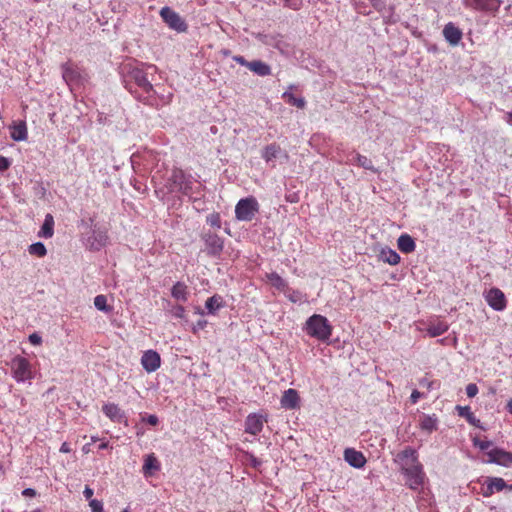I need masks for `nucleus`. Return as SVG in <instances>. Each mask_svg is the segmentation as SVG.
Segmentation results:
<instances>
[{
	"label": "nucleus",
	"mask_w": 512,
	"mask_h": 512,
	"mask_svg": "<svg viewBox=\"0 0 512 512\" xmlns=\"http://www.w3.org/2000/svg\"><path fill=\"white\" fill-rule=\"evenodd\" d=\"M443 36L451 45H457L461 41L463 33L453 22H449L443 28Z\"/></svg>",
	"instance_id": "aec40b11"
},
{
	"label": "nucleus",
	"mask_w": 512,
	"mask_h": 512,
	"mask_svg": "<svg viewBox=\"0 0 512 512\" xmlns=\"http://www.w3.org/2000/svg\"><path fill=\"white\" fill-rule=\"evenodd\" d=\"M79 229L81 232L82 242L87 248L93 250L96 245V230L93 228V219H81Z\"/></svg>",
	"instance_id": "ddd939ff"
},
{
	"label": "nucleus",
	"mask_w": 512,
	"mask_h": 512,
	"mask_svg": "<svg viewBox=\"0 0 512 512\" xmlns=\"http://www.w3.org/2000/svg\"><path fill=\"white\" fill-rule=\"evenodd\" d=\"M298 295H299V292H297V291H294V290H293V291H292V294H291V295H289V299H290L291 301H293V302H296V301H297V297H298Z\"/></svg>",
	"instance_id": "603ef678"
},
{
	"label": "nucleus",
	"mask_w": 512,
	"mask_h": 512,
	"mask_svg": "<svg viewBox=\"0 0 512 512\" xmlns=\"http://www.w3.org/2000/svg\"><path fill=\"white\" fill-rule=\"evenodd\" d=\"M122 512H130L129 508H125Z\"/></svg>",
	"instance_id": "e2e57ef3"
},
{
	"label": "nucleus",
	"mask_w": 512,
	"mask_h": 512,
	"mask_svg": "<svg viewBox=\"0 0 512 512\" xmlns=\"http://www.w3.org/2000/svg\"><path fill=\"white\" fill-rule=\"evenodd\" d=\"M28 252L31 255L37 256V257H44L47 254L46 247L41 242L33 243L29 246Z\"/></svg>",
	"instance_id": "72a5a7b5"
},
{
	"label": "nucleus",
	"mask_w": 512,
	"mask_h": 512,
	"mask_svg": "<svg viewBox=\"0 0 512 512\" xmlns=\"http://www.w3.org/2000/svg\"><path fill=\"white\" fill-rule=\"evenodd\" d=\"M426 325V331L428 336L433 338L446 333L449 329V324L444 319L438 316L428 319Z\"/></svg>",
	"instance_id": "2eb2a0df"
},
{
	"label": "nucleus",
	"mask_w": 512,
	"mask_h": 512,
	"mask_svg": "<svg viewBox=\"0 0 512 512\" xmlns=\"http://www.w3.org/2000/svg\"><path fill=\"white\" fill-rule=\"evenodd\" d=\"M71 451L70 444L67 442L62 443L60 447V452L62 453H69Z\"/></svg>",
	"instance_id": "3c124183"
},
{
	"label": "nucleus",
	"mask_w": 512,
	"mask_h": 512,
	"mask_svg": "<svg viewBox=\"0 0 512 512\" xmlns=\"http://www.w3.org/2000/svg\"><path fill=\"white\" fill-rule=\"evenodd\" d=\"M141 365L147 373H153L161 366L160 354L152 349L146 350L141 356Z\"/></svg>",
	"instance_id": "4468645a"
},
{
	"label": "nucleus",
	"mask_w": 512,
	"mask_h": 512,
	"mask_svg": "<svg viewBox=\"0 0 512 512\" xmlns=\"http://www.w3.org/2000/svg\"><path fill=\"white\" fill-rule=\"evenodd\" d=\"M107 447V443L106 442H100L98 443V449H104Z\"/></svg>",
	"instance_id": "4d7b16f0"
},
{
	"label": "nucleus",
	"mask_w": 512,
	"mask_h": 512,
	"mask_svg": "<svg viewBox=\"0 0 512 512\" xmlns=\"http://www.w3.org/2000/svg\"><path fill=\"white\" fill-rule=\"evenodd\" d=\"M106 297L103 295H98V310L109 311V307L106 304Z\"/></svg>",
	"instance_id": "79ce46f5"
},
{
	"label": "nucleus",
	"mask_w": 512,
	"mask_h": 512,
	"mask_svg": "<svg viewBox=\"0 0 512 512\" xmlns=\"http://www.w3.org/2000/svg\"><path fill=\"white\" fill-rule=\"evenodd\" d=\"M398 249L405 254H409L415 251L416 244L414 239L408 234H402L397 240Z\"/></svg>",
	"instance_id": "cd10ccee"
},
{
	"label": "nucleus",
	"mask_w": 512,
	"mask_h": 512,
	"mask_svg": "<svg viewBox=\"0 0 512 512\" xmlns=\"http://www.w3.org/2000/svg\"><path fill=\"white\" fill-rule=\"evenodd\" d=\"M466 393L469 398H473L478 394V387L474 383H470L466 386Z\"/></svg>",
	"instance_id": "58836bf2"
},
{
	"label": "nucleus",
	"mask_w": 512,
	"mask_h": 512,
	"mask_svg": "<svg viewBox=\"0 0 512 512\" xmlns=\"http://www.w3.org/2000/svg\"><path fill=\"white\" fill-rule=\"evenodd\" d=\"M22 495L26 497H34L36 495V492L34 489L26 488L23 490Z\"/></svg>",
	"instance_id": "8fccbe9b"
},
{
	"label": "nucleus",
	"mask_w": 512,
	"mask_h": 512,
	"mask_svg": "<svg viewBox=\"0 0 512 512\" xmlns=\"http://www.w3.org/2000/svg\"><path fill=\"white\" fill-rule=\"evenodd\" d=\"M440 345H446L447 338H442L437 341Z\"/></svg>",
	"instance_id": "13d9d810"
},
{
	"label": "nucleus",
	"mask_w": 512,
	"mask_h": 512,
	"mask_svg": "<svg viewBox=\"0 0 512 512\" xmlns=\"http://www.w3.org/2000/svg\"><path fill=\"white\" fill-rule=\"evenodd\" d=\"M233 59L241 66H245L249 69V63H251V61H247L243 56H235Z\"/></svg>",
	"instance_id": "49530a36"
},
{
	"label": "nucleus",
	"mask_w": 512,
	"mask_h": 512,
	"mask_svg": "<svg viewBox=\"0 0 512 512\" xmlns=\"http://www.w3.org/2000/svg\"><path fill=\"white\" fill-rule=\"evenodd\" d=\"M160 468L161 464L154 453L145 456L142 471L146 478L153 476Z\"/></svg>",
	"instance_id": "412c9836"
},
{
	"label": "nucleus",
	"mask_w": 512,
	"mask_h": 512,
	"mask_svg": "<svg viewBox=\"0 0 512 512\" xmlns=\"http://www.w3.org/2000/svg\"><path fill=\"white\" fill-rule=\"evenodd\" d=\"M280 402L282 408L294 410L300 408L301 399L297 390L289 388L283 392Z\"/></svg>",
	"instance_id": "dca6fc26"
},
{
	"label": "nucleus",
	"mask_w": 512,
	"mask_h": 512,
	"mask_svg": "<svg viewBox=\"0 0 512 512\" xmlns=\"http://www.w3.org/2000/svg\"><path fill=\"white\" fill-rule=\"evenodd\" d=\"M31 512H41V510L36 509V510L31 511Z\"/></svg>",
	"instance_id": "0e129e2a"
},
{
	"label": "nucleus",
	"mask_w": 512,
	"mask_h": 512,
	"mask_svg": "<svg viewBox=\"0 0 512 512\" xmlns=\"http://www.w3.org/2000/svg\"><path fill=\"white\" fill-rule=\"evenodd\" d=\"M156 69L154 65L139 62L132 58L124 60L119 71L124 87L139 101L153 106L162 107L170 103L172 94H164L161 86H153L147 78L148 69Z\"/></svg>",
	"instance_id": "f257e3e1"
},
{
	"label": "nucleus",
	"mask_w": 512,
	"mask_h": 512,
	"mask_svg": "<svg viewBox=\"0 0 512 512\" xmlns=\"http://www.w3.org/2000/svg\"><path fill=\"white\" fill-rule=\"evenodd\" d=\"M475 483L480 486L477 493L485 498H489L495 493L502 492L506 489L512 490V485L507 484L501 477L482 476L479 477Z\"/></svg>",
	"instance_id": "20e7f679"
},
{
	"label": "nucleus",
	"mask_w": 512,
	"mask_h": 512,
	"mask_svg": "<svg viewBox=\"0 0 512 512\" xmlns=\"http://www.w3.org/2000/svg\"><path fill=\"white\" fill-rule=\"evenodd\" d=\"M12 377L19 383L33 379V371L28 359L21 355H16L11 360Z\"/></svg>",
	"instance_id": "423d86ee"
},
{
	"label": "nucleus",
	"mask_w": 512,
	"mask_h": 512,
	"mask_svg": "<svg viewBox=\"0 0 512 512\" xmlns=\"http://www.w3.org/2000/svg\"><path fill=\"white\" fill-rule=\"evenodd\" d=\"M172 314L176 318L183 319L186 315V309L182 305H176L172 309Z\"/></svg>",
	"instance_id": "4c0bfd02"
},
{
	"label": "nucleus",
	"mask_w": 512,
	"mask_h": 512,
	"mask_svg": "<svg viewBox=\"0 0 512 512\" xmlns=\"http://www.w3.org/2000/svg\"><path fill=\"white\" fill-rule=\"evenodd\" d=\"M259 212V203L255 197L242 198L235 206V217L239 221L250 222Z\"/></svg>",
	"instance_id": "39448f33"
},
{
	"label": "nucleus",
	"mask_w": 512,
	"mask_h": 512,
	"mask_svg": "<svg viewBox=\"0 0 512 512\" xmlns=\"http://www.w3.org/2000/svg\"><path fill=\"white\" fill-rule=\"evenodd\" d=\"M225 306V301L221 295L215 294L209 297L205 302V308L207 309V313L211 315H215L218 310L222 309Z\"/></svg>",
	"instance_id": "a878e982"
},
{
	"label": "nucleus",
	"mask_w": 512,
	"mask_h": 512,
	"mask_svg": "<svg viewBox=\"0 0 512 512\" xmlns=\"http://www.w3.org/2000/svg\"><path fill=\"white\" fill-rule=\"evenodd\" d=\"M422 397H424V394H422L418 390H413L410 396L411 403L416 404Z\"/></svg>",
	"instance_id": "c03bdc74"
},
{
	"label": "nucleus",
	"mask_w": 512,
	"mask_h": 512,
	"mask_svg": "<svg viewBox=\"0 0 512 512\" xmlns=\"http://www.w3.org/2000/svg\"><path fill=\"white\" fill-rule=\"evenodd\" d=\"M456 345H457V338L454 337V339H453V346H456Z\"/></svg>",
	"instance_id": "052dcab7"
},
{
	"label": "nucleus",
	"mask_w": 512,
	"mask_h": 512,
	"mask_svg": "<svg viewBox=\"0 0 512 512\" xmlns=\"http://www.w3.org/2000/svg\"><path fill=\"white\" fill-rule=\"evenodd\" d=\"M303 330L309 337L327 342L332 336L333 327L325 316L313 314L306 320Z\"/></svg>",
	"instance_id": "f03ea898"
},
{
	"label": "nucleus",
	"mask_w": 512,
	"mask_h": 512,
	"mask_svg": "<svg viewBox=\"0 0 512 512\" xmlns=\"http://www.w3.org/2000/svg\"><path fill=\"white\" fill-rule=\"evenodd\" d=\"M249 70L259 76H268L271 74L270 66L260 60L251 61V63H249Z\"/></svg>",
	"instance_id": "2f4dec72"
},
{
	"label": "nucleus",
	"mask_w": 512,
	"mask_h": 512,
	"mask_svg": "<svg viewBox=\"0 0 512 512\" xmlns=\"http://www.w3.org/2000/svg\"><path fill=\"white\" fill-rule=\"evenodd\" d=\"M455 410L457 411L458 416L465 418L470 425L482 428L480 425V420L476 418L475 414L471 411L469 406L457 405Z\"/></svg>",
	"instance_id": "393cba45"
},
{
	"label": "nucleus",
	"mask_w": 512,
	"mask_h": 512,
	"mask_svg": "<svg viewBox=\"0 0 512 512\" xmlns=\"http://www.w3.org/2000/svg\"><path fill=\"white\" fill-rule=\"evenodd\" d=\"M465 8L489 15H495L501 5L502 0H462Z\"/></svg>",
	"instance_id": "6e6552de"
},
{
	"label": "nucleus",
	"mask_w": 512,
	"mask_h": 512,
	"mask_svg": "<svg viewBox=\"0 0 512 512\" xmlns=\"http://www.w3.org/2000/svg\"><path fill=\"white\" fill-rule=\"evenodd\" d=\"M355 164L360 166V167L369 169L370 165H371V161L366 156H363V155H360V154H356V156H355Z\"/></svg>",
	"instance_id": "e433bc0d"
},
{
	"label": "nucleus",
	"mask_w": 512,
	"mask_h": 512,
	"mask_svg": "<svg viewBox=\"0 0 512 512\" xmlns=\"http://www.w3.org/2000/svg\"><path fill=\"white\" fill-rule=\"evenodd\" d=\"M438 419L435 415L423 414L419 420V427L422 431L432 433L437 430Z\"/></svg>",
	"instance_id": "c85d7f7f"
},
{
	"label": "nucleus",
	"mask_w": 512,
	"mask_h": 512,
	"mask_svg": "<svg viewBox=\"0 0 512 512\" xmlns=\"http://www.w3.org/2000/svg\"><path fill=\"white\" fill-rule=\"evenodd\" d=\"M394 462L399 466L401 473L405 471V468L411 469L413 466L422 464L419 460L418 451L411 446H407L398 452L394 458Z\"/></svg>",
	"instance_id": "0eeeda50"
},
{
	"label": "nucleus",
	"mask_w": 512,
	"mask_h": 512,
	"mask_svg": "<svg viewBox=\"0 0 512 512\" xmlns=\"http://www.w3.org/2000/svg\"><path fill=\"white\" fill-rule=\"evenodd\" d=\"M267 281L278 291L286 293L289 291L287 282L276 272L266 274Z\"/></svg>",
	"instance_id": "c756f323"
},
{
	"label": "nucleus",
	"mask_w": 512,
	"mask_h": 512,
	"mask_svg": "<svg viewBox=\"0 0 512 512\" xmlns=\"http://www.w3.org/2000/svg\"><path fill=\"white\" fill-rule=\"evenodd\" d=\"M296 91L297 87L291 85L288 87L287 91L283 93L282 98L290 106L302 109L305 107V100L300 94H297Z\"/></svg>",
	"instance_id": "6ab92c4d"
},
{
	"label": "nucleus",
	"mask_w": 512,
	"mask_h": 512,
	"mask_svg": "<svg viewBox=\"0 0 512 512\" xmlns=\"http://www.w3.org/2000/svg\"><path fill=\"white\" fill-rule=\"evenodd\" d=\"M379 259L392 266L398 265L401 261L399 254L390 247H384L380 250Z\"/></svg>",
	"instance_id": "b1692460"
},
{
	"label": "nucleus",
	"mask_w": 512,
	"mask_h": 512,
	"mask_svg": "<svg viewBox=\"0 0 512 512\" xmlns=\"http://www.w3.org/2000/svg\"><path fill=\"white\" fill-rule=\"evenodd\" d=\"M280 151H281L280 146L276 143H272V144L267 145L264 148V150L262 152V157L267 163H269L272 160H274L275 158H277Z\"/></svg>",
	"instance_id": "473e14b6"
},
{
	"label": "nucleus",
	"mask_w": 512,
	"mask_h": 512,
	"mask_svg": "<svg viewBox=\"0 0 512 512\" xmlns=\"http://www.w3.org/2000/svg\"><path fill=\"white\" fill-rule=\"evenodd\" d=\"M405 479V485L412 491L424 492L425 490L429 491L428 484L429 480L424 471L423 464H419L411 467V469H406L401 473Z\"/></svg>",
	"instance_id": "7ed1b4c3"
},
{
	"label": "nucleus",
	"mask_w": 512,
	"mask_h": 512,
	"mask_svg": "<svg viewBox=\"0 0 512 512\" xmlns=\"http://www.w3.org/2000/svg\"><path fill=\"white\" fill-rule=\"evenodd\" d=\"M505 120L508 124L512 125V112H507L505 114Z\"/></svg>",
	"instance_id": "864d4df0"
},
{
	"label": "nucleus",
	"mask_w": 512,
	"mask_h": 512,
	"mask_svg": "<svg viewBox=\"0 0 512 512\" xmlns=\"http://www.w3.org/2000/svg\"><path fill=\"white\" fill-rule=\"evenodd\" d=\"M267 416L261 413H250L245 420V432L256 436L263 430L264 424L267 423Z\"/></svg>",
	"instance_id": "f8f14e48"
},
{
	"label": "nucleus",
	"mask_w": 512,
	"mask_h": 512,
	"mask_svg": "<svg viewBox=\"0 0 512 512\" xmlns=\"http://www.w3.org/2000/svg\"><path fill=\"white\" fill-rule=\"evenodd\" d=\"M54 234V218L51 214H46L41 229L38 232V237L51 238Z\"/></svg>",
	"instance_id": "7c9ffc66"
},
{
	"label": "nucleus",
	"mask_w": 512,
	"mask_h": 512,
	"mask_svg": "<svg viewBox=\"0 0 512 512\" xmlns=\"http://www.w3.org/2000/svg\"><path fill=\"white\" fill-rule=\"evenodd\" d=\"M62 76L68 85H74L78 82L80 74L72 64L66 63L62 66Z\"/></svg>",
	"instance_id": "bb28decb"
},
{
	"label": "nucleus",
	"mask_w": 512,
	"mask_h": 512,
	"mask_svg": "<svg viewBox=\"0 0 512 512\" xmlns=\"http://www.w3.org/2000/svg\"><path fill=\"white\" fill-rule=\"evenodd\" d=\"M171 296L177 301L187 302L189 297L188 286L184 282H176L171 288Z\"/></svg>",
	"instance_id": "5701e85b"
},
{
	"label": "nucleus",
	"mask_w": 512,
	"mask_h": 512,
	"mask_svg": "<svg viewBox=\"0 0 512 512\" xmlns=\"http://www.w3.org/2000/svg\"><path fill=\"white\" fill-rule=\"evenodd\" d=\"M102 411L114 423L121 424L127 422L125 412L115 403L104 404Z\"/></svg>",
	"instance_id": "f3484780"
},
{
	"label": "nucleus",
	"mask_w": 512,
	"mask_h": 512,
	"mask_svg": "<svg viewBox=\"0 0 512 512\" xmlns=\"http://www.w3.org/2000/svg\"><path fill=\"white\" fill-rule=\"evenodd\" d=\"M506 409L512 415V398L507 401Z\"/></svg>",
	"instance_id": "5fc2aeb1"
},
{
	"label": "nucleus",
	"mask_w": 512,
	"mask_h": 512,
	"mask_svg": "<svg viewBox=\"0 0 512 512\" xmlns=\"http://www.w3.org/2000/svg\"><path fill=\"white\" fill-rule=\"evenodd\" d=\"M420 384L425 386L428 390L432 389L435 385V381L429 380L427 378H424L420 381Z\"/></svg>",
	"instance_id": "09e8293b"
},
{
	"label": "nucleus",
	"mask_w": 512,
	"mask_h": 512,
	"mask_svg": "<svg viewBox=\"0 0 512 512\" xmlns=\"http://www.w3.org/2000/svg\"><path fill=\"white\" fill-rule=\"evenodd\" d=\"M473 446L480 449L481 451L488 450L492 443L486 439V437H480L478 435L472 437Z\"/></svg>",
	"instance_id": "f704fd0d"
},
{
	"label": "nucleus",
	"mask_w": 512,
	"mask_h": 512,
	"mask_svg": "<svg viewBox=\"0 0 512 512\" xmlns=\"http://www.w3.org/2000/svg\"><path fill=\"white\" fill-rule=\"evenodd\" d=\"M160 16L170 29L177 32H185L187 30L185 20L170 7H163L160 10Z\"/></svg>",
	"instance_id": "9d476101"
},
{
	"label": "nucleus",
	"mask_w": 512,
	"mask_h": 512,
	"mask_svg": "<svg viewBox=\"0 0 512 512\" xmlns=\"http://www.w3.org/2000/svg\"><path fill=\"white\" fill-rule=\"evenodd\" d=\"M370 2L375 8H378L381 3V0H370Z\"/></svg>",
	"instance_id": "6e6d98bb"
},
{
	"label": "nucleus",
	"mask_w": 512,
	"mask_h": 512,
	"mask_svg": "<svg viewBox=\"0 0 512 512\" xmlns=\"http://www.w3.org/2000/svg\"><path fill=\"white\" fill-rule=\"evenodd\" d=\"M286 5L292 9H299L300 1L299 0H285Z\"/></svg>",
	"instance_id": "de8ad7c7"
},
{
	"label": "nucleus",
	"mask_w": 512,
	"mask_h": 512,
	"mask_svg": "<svg viewBox=\"0 0 512 512\" xmlns=\"http://www.w3.org/2000/svg\"><path fill=\"white\" fill-rule=\"evenodd\" d=\"M484 298L495 311H503L507 306L505 294L499 288L493 287L485 291Z\"/></svg>",
	"instance_id": "9b49d317"
},
{
	"label": "nucleus",
	"mask_w": 512,
	"mask_h": 512,
	"mask_svg": "<svg viewBox=\"0 0 512 512\" xmlns=\"http://www.w3.org/2000/svg\"><path fill=\"white\" fill-rule=\"evenodd\" d=\"M85 498L89 500V506L91 508V512H96V499H92L94 494V490L89 486H86L83 492Z\"/></svg>",
	"instance_id": "c9c22d12"
},
{
	"label": "nucleus",
	"mask_w": 512,
	"mask_h": 512,
	"mask_svg": "<svg viewBox=\"0 0 512 512\" xmlns=\"http://www.w3.org/2000/svg\"><path fill=\"white\" fill-rule=\"evenodd\" d=\"M344 459L349 465L358 469L363 468L367 462L364 454L354 448L344 450Z\"/></svg>",
	"instance_id": "a211bd4d"
},
{
	"label": "nucleus",
	"mask_w": 512,
	"mask_h": 512,
	"mask_svg": "<svg viewBox=\"0 0 512 512\" xmlns=\"http://www.w3.org/2000/svg\"><path fill=\"white\" fill-rule=\"evenodd\" d=\"M102 507L98 504V512H102Z\"/></svg>",
	"instance_id": "680f3d73"
},
{
	"label": "nucleus",
	"mask_w": 512,
	"mask_h": 512,
	"mask_svg": "<svg viewBox=\"0 0 512 512\" xmlns=\"http://www.w3.org/2000/svg\"><path fill=\"white\" fill-rule=\"evenodd\" d=\"M487 459L485 462L496 464L502 467H512V452L501 447H493L486 452Z\"/></svg>",
	"instance_id": "1a4fd4ad"
},
{
	"label": "nucleus",
	"mask_w": 512,
	"mask_h": 512,
	"mask_svg": "<svg viewBox=\"0 0 512 512\" xmlns=\"http://www.w3.org/2000/svg\"><path fill=\"white\" fill-rule=\"evenodd\" d=\"M142 421L146 422L151 426H156L159 423V419L156 415H147L142 418Z\"/></svg>",
	"instance_id": "a19ab883"
},
{
	"label": "nucleus",
	"mask_w": 512,
	"mask_h": 512,
	"mask_svg": "<svg viewBox=\"0 0 512 512\" xmlns=\"http://www.w3.org/2000/svg\"><path fill=\"white\" fill-rule=\"evenodd\" d=\"M10 136L14 141H25L28 137L27 125L25 121L14 122L10 126Z\"/></svg>",
	"instance_id": "4be33fe9"
},
{
	"label": "nucleus",
	"mask_w": 512,
	"mask_h": 512,
	"mask_svg": "<svg viewBox=\"0 0 512 512\" xmlns=\"http://www.w3.org/2000/svg\"><path fill=\"white\" fill-rule=\"evenodd\" d=\"M29 342L32 345H40L42 343V338L37 333H33L29 336Z\"/></svg>",
	"instance_id": "a18cd8bd"
},
{
	"label": "nucleus",
	"mask_w": 512,
	"mask_h": 512,
	"mask_svg": "<svg viewBox=\"0 0 512 512\" xmlns=\"http://www.w3.org/2000/svg\"><path fill=\"white\" fill-rule=\"evenodd\" d=\"M11 164H12V162L9 158L0 156V171L1 172L8 170L9 167L11 166Z\"/></svg>",
	"instance_id": "ea45409f"
},
{
	"label": "nucleus",
	"mask_w": 512,
	"mask_h": 512,
	"mask_svg": "<svg viewBox=\"0 0 512 512\" xmlns=\"http://www.w3.org/2000/svg\"><path fill=\"white\" fill-rule=\"evenodd\" d=\"M209 222L212 226L220 227L221 219L218 213L212 214L209 218Z\"/></svg>",
	"instance_id": "37998d69"
},
{
	"label": "nucleus",
	"mask_w": 512,
	"mask_h": 512,
	"mask_svg": "<svg viewBox=\"0 0 512 512\" xmlns=\"http://www.w3.org/2000/svg\"><path fill=\"white\" fill-rule=\"evenodd\" d=\"M89 446H90V444H87V445H84V446H83V451H84L85 453H88V452L90 451V449L88 448Z\"/></svg>",
	"instance_id": "bf43d9fd"
}]
</instances>
